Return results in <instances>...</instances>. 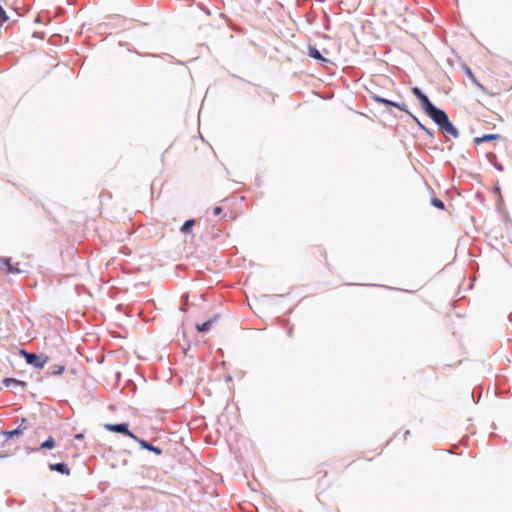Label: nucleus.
I'll return each mask as SVG.
<instances>
[{"mask_svg": "<svg viewBox=\"0 0 512 512\" xmlns=\"http://www.w3.org/2000/svg\"><path fill=\"white\" fill-rule=\"evenodd\" d=\"M425 113L447 134L457 138L459 136L458 130L449 121L447 114L436 108L434 105L429 108Z\"/></svg>", "mask_w": 512, "mask_h": 512, "instance_id": "f257e3e1", "label": "nucleus"}, {"mask_svg": "<svg viewBox=\"0 0 512 512\" xmlns=\"http://www.w3.org/2000/svg\"><path fill=\"white\" fill-rule=\"evenodd\" d=\"M19 354L25 358L26 362L29 365H32L40 369L43 368L48 363L49 360V358L46 355H37L34 353H29L23 349L19 351Z\"/></svg>", "mask_w": 512, "mask_h": 512, "instance_id": "f03ea898", "label": "nucleus"}, {"mask_svg": "<svg viewBox=\"0 0 512 512\" xmlns=\"http://www.w3.org/2000/svg\"><path fill=\"white\" fill-rule=\"evenodd\" d=\"M105 428L107 430H109V431L117 432V433H122V434H125L126 436H128V437H130V438H132L134 440H138V438L131 431H129L128 425L126 423L106 424Z\"/></svg>", "mask_w": 512, "mask_h": 512, "instance_id": "7ed1b4c3", "label": "nucleus"}, {"mask_svg": "<svg viewBox=\"0 0 512 512\" xmlns=\"http://www.w3.org/2000/svg\"><path fill=\"white\" fill-rule=\"evenodd\" d=\"M0 263L4 266V270L7 274H15L22 272L18 267L12 265L11 258L2 257L0 258Z\"/></svg>", "mask_w": 512, "mask_h": 512, "instance_id": "20e7f679", "label": "nucleus"}, {"mask_svg": "<svg viewBox=\"0 0 512 512\" xmlns=\"http://www.w3.org/2000/svg\"><path fill=\"white\" fill-rule=\"evenodd\" d=\"M308 55H309L310 57H312V58L316 59V60L321 61L323 64H326V63H329V62H330L327 58L323 57V56L321 55V53L319 52V50H318V49H316L315 47H311V46H310V47L308 48Z\"/></svg>", "mask_w": 512, "mask_h": 512, "instance_id": "39448f33", "label": "nucleus"}, {"mask_svg": "<svg viewBox=\"0 0 512 512\" xmlns=\"http://www.w3.org/2000/svg\"><path fill=\"white\" fill-rule=\"evenodd\" d=\"M217 320V316H214L213 318H210L208 321L202 323V324H197L196 325V329L199 331V332H207L211 329V327L213 326V324L216 322Z\"/></svg>", "mask_w": 512, "mask_h": 512, "instance_id": "423d86ee", "label": "nucleus"}, {"mask_svg": "<svg viewBox=\"0 0 512 512\" xmlns=\"http://www.w3.org/2000/svg\"><path fill=\"white\" fill-rule=\"evenodd\" d=\"M49 468L53 471H57L64 475L70 474V469L68 468V466L65 463L50 464Z\"/></svg>", "mask_w": 512, "mask_h": 512, "instance_id": "0eeeda50", "label": "nucleus"}, {"mask_svg": "<svg viewBox=\"0 0 512 512\" xmlns=\"http://www.w3.org/2000/svg\"><path fill=\"white\" fill-rule=\"evenodd\" d=\"M500 138V135L498 134H485L481 137H476L474 139L475 143L479 144V143H482V142H487V141H492V140H497Z\"/></svg>", "mask_w": 512, "mask_h": 512, "instance_id": "6e6552de", "label": "nucleus"}, {"mask_svg": "<svg viewBox=\"0 0 512 512\" xmlns=\"http://www.w3.org/2000/svg\"><path fill=\"white\" fill-rule=\"evenodd\" d=\"M194 225H195V220H193V219L185 221V223L181 227V232L184 234H190L192 232V228Z\"/></svg>", "mask_w": 512, "mask_h": 512, "instance_id": "1a4fd4ad", "label": "nucleus"}, {"mask_svg": "<svg viewBox=\"0 0 512 512\" xmlns=\"http://www.w3.org/2000/svg\"><path fill=\"white\" fill-rule=\"evenodd\" d=\"M375 100L377 102L383 103V104H385L387 106H393V107H396V108H398L400 110H405L404 109V105H400V104L392 102L390 100H387V99H384V98H380V97H376Z\"/></svg>", "mask_w": 512, "mask_h": 512, "instance_id": "9d476101", "label": "nucleus"}, {"mask_svg": "<svg viewBox=\"0 0 512 512\" xmlns=\"http://www.w3.org/2000/svg\"><path fill=\"white\" fill-rule=\"evenodd\" d=\"M137 441H138V442L140 443V445H141L143 448H145V449H148V450H150V451H153L154 453H156V454H158V455L162 453V451H161V449H160V448H158V447H154L153 445L149 444V443H148V442H146V441L139 440V439H138Z\"/></svg>", "mask_w": 512, "mask_h": 512, "instance_id": "9b49d317", "label": "nucleus"}, {"mask_svg": "<svg viewBox=\"0 0 512 512\" xmlns=\"http://www.w3.org/2000/svg\"><path fill=\"white\" fill-rule=\"evenodd\" d=\"M418 100L421 102V106L424 111H427L429 108H431L433 106V104L430 102V100L428 99V97L425 94L421 95L418 98Z\"/></svg>", "mask_w": 512, "mask_h": 512, "instance_id": "f8f14e48", "label": "nucleus"}, {"mask_svg": "<svg viewBox=\"0 0 512 512\" xmlns=\"http://www.w3.org/2000/svg\"><path fill=\"white\" fill-rule=\"evenodd\" d=\"M55 447V441L52 437H49L46 441H44L40 448H45V449H52Z\"/></svg>", "mask_w": 512, "mask_h": 512, "instance_id": "ddd939ff", "label": "nucleus"}, {"mask_svg": "<svg viewBox=\"0 0 512 512\" xmlns=\"http://www.w3.org/2000/svg\"><path fill=\"white\" fill-rule=\"evenodd\" d=\"M4 384L5 386H9L10 384H15V385H22L24 386L25 383L24 382H21L19 380H16V379H13V378H7L4 380Z\"/></svg>", "mask_w": 512, "mask_h": 512, "instance_id": "4468645a", "label": "nucleus"}, {"mask_svg": "<svg viewBox=\"0 0 512 512\" xmlns=\"http://www.w3.org/2000/svg\"><path fill=\"white\" fill-rule=\"evenodd\" d=\"M22 433V430L20 428H17L15 430L4 432V435L6 436V439H9L11 437H14L16 435H20Z\"/></svg>", "mask_w": 512, "mask_h": 512, "instance_id": "2eb2a0df", "label": "nucleus"}, {"mask_svg": "<svg viewBox=\"0 0 512 512\" xmlns=\"http://www.w3.org/2000/svg\"><path fill=\"white\" fill-rule=\"evenodd\" d=\"M8 20V16L6 15L5 10L0 5V24L6 22Z\"/></svg>", "mask_w": 512, "mask_h": 512, "instance_id": "dca6fc26", "label": "nucleus"}, {"mask_svg": "<svg viewBox=\"0 0 512 512\" xmlns=\"http://www.w3.org/2000/svg\"><path fill=\"white\" fill-rule=\"evenodd\" d=\"M63 371H64V366H62V365H55L53 367L52 373L55 374V375H60V374L63 373Z\"/></svg>", "mask_w": 512, "mask_h": 512, "instance_id": "f3484780", "label": "nucleus"}, {"mask_svg": "<svg viewBox=\"0 0 512 512\" xmlns=\"http://www.w3.org/2000/svg\"><path fill=\"white\" fill-rule=\"evenodd\" d=\"M432 204L439 209H444V203L440 199L433 198Z\"/></svg>", "mask_w": 512, "mask_h": 512, "instance_id": "a211bd4d", "label": "nucleus"}, {"mask_svg": "<svg viewBox=\"0 0 512 512\" xmlns=\"http://www.w3.org/2000/svg\"><path fill=\"white\" fill-rule=\"evenodd\" d=\"M467 74H468V76L472 79V81H473V82H474L478 87H480L481 89H483V86H482L480 83H478V82L476 81V79H475V77H474L473 73L471 72V70H470L469 68L467 69Z\"/></svg>", "mask_w": 512, "mask_h": 512, "instance_id": "6ab92c4d", "label": "nucleus"}, {"mask_svg": "<svg viewBox=\"0 0 512 512\" xmlns=\"http://www.w3.org/2000/svg\"><path fill=\"white\" fill-rule=\"evenodd\" d=\"M412 93L419 98L421 95H423L422 91L418 87L412 88Z\"/></svg>", "mask_w": 512, "mask_h": 512, "instance_id": "aec40b11", "label": "nucleus"}, {"mask_svg": "<svg viewBox=\"0 0 512 512\" xmlns=\"http://www.w3.org/2000/svg\"><path fill=\"white\" fill-rule=\"evenodd\" d=\"M221 212H222V208H221L220 206H216V207H214V209H213V214H214L215 216H218L219 214H221Z\"/></svg>", "mask_w": 512, "mask_h": 512, "instance_id": "412c9836", "label": "nucleus"}, {"mask_svg": "<svg viewBox=\"0 0 512 512\" xmlns=\"http://www.w3.org/2000/svg\"><path fill=\"white\" fill-rule=\"evenodd\" d=\"M82 437H83V435H82V434H77V435H75V438H76V439H81Z\"/></svg>", "mask_w": 512, "mask_h": 512, "instance_id": "4be33fe9", "label": "nucleus"}]
</instances>
